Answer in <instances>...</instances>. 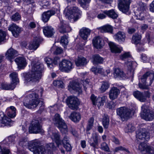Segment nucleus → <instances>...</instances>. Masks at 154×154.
Segmentation results:
<instances>
[{"mask_svg":"<svg viewBox=\"0 0 154 154\" xmlns=\"http://www.w3.org/2000/svg\"><path fill=\"white\" fill-rule=\"evenodd\" d=\"M48 134L52 140L55 142L57 146L60 148L62 153H64V150L60 149L62 146L67 151H70L71 150V145L69 143V139L67 136H65L63 140L61 141L60 139V135L57 131H48Z\"/></svg>","mask_w":154,"mask_h":154,"instance_id":"f257e3e1","label":"nucleus"},{"mask_svg":"<svg viewBox=\"0 0 154 154\" xmlns=\"http://www.w3.org/2000/svg\"><path fill=\"white\" fill-rule=\"evenodd\" d=\"M31 70L23 73L25 82H34L38 79V61H33L31 63Z\"/></svg>","mask_w":154,"mask_h":154,"instance_id":"f03ea898","label":"nucleus"},{"mask_svg":"<svg viewBox=\"0 0 154 154\" xmlns=\"http://www.w3.org/2000/svg\"><path fill=\"white\" fill-rule=\"evenodd\" d=\"M154 80V72L152 71L147 72L142 77H139V86L142 89H148Z\"/></svg>","mask_w":154,"mask_h":154,"instance_id":"7ed1b4c3","label":"nucleus"},{"mask_svg":"<svg viewBox=\"0 0 154 154\" xmlns=\"http://www.w3.org/2000/svg\"><path fill=\"white\" fill-rule=\"evenodd\" d=\"M81 11L76 7L67 6L65 9L64 14L66 18L71 21L72 20L75 21L80 17Z\"/></svg>","mask_w":154,"mask_h":154,"instance_id":"20e7f679","label":"nucleus"},{"mask_svg":"<svg viewBox=\"0 0 154 154\" xmlns=\"http://www.w3.org/2000/svg\"><path fill=\"white\" fill-rule=\"evenodd\" d=\"M38 95L35 92H32L28 95L24 99V106L29 109L36 107L38 104Z\"/></svg>","mask_w":154,"mask_h":154,"instance_id":"39448f33","label":"nucleus"},{"mask_svg":"<svg viewBox=\"0 0 154 154\" xmlns=\"http://www.w3.org/2000/svg\"><path fill=\"white\" fill-rule=\"evenodd\" d=\"M141 118L147 121H151L154 119V112L150 109L148 105L143 104L141 107L140 113Z\"/></svg>","mask_w":154,"mask_h":154,"instance_id":"423d86ee","label":"nucleus"},{"mask_svg":"<svg viewBox=\"0 0 154 154\" xmlns=\"http://www.w3.org/2000/svg\"><path fill=\"white\" fill-rule=\"evenodd\" d=\"M117 114L120 117L122 121L127 120L133 115L131 109L125 107H121L116 109Z\"/></svg>","mask_w":154,"mask_h":154,"instance_id":"0eeeda50","label":"nucleus"},{"mask_svg":"<svg viewBox=\"0 0 154 154\" xmlns=\"http://www.w3.org/2000/svg\"><path fill=\"white\" fill-rule=\"evenodd\" d=\"M53 122L54 125L57 127L62 133L66 134L67 132V126L64 120L60 118V115L58 114H55L53 119Z\"/></svg>","mask_w":154,"mask_h":154,"instance_id":"6e6552de","label":"nucleus"},{"mask_svg":"<svg viewBox=\"0 0 154 154\" xmlns=\"http://www.w3.org/2000/svg\"><path fill=\"white\" fill-rule=\"evenodd\" d=\"M107 98V97L105 96H103L101 97H99L97 98L93 94H92L91 96V99L93 105H97L99 108L104 105Z\"/></svg>","mask_w":154,"mask_h":154,"instance_id":"1a4fd4ad","label":"nucleus"},{"mask_svg":"<svg viewBox=\"0 0 154 154\" xmlns=\"http://www.w3.org/2000/svg\"><path fill=\"white\" fill-rule=\"evenodd\" d=\"M59 69L61 71L68 72L73 68L72 62L66 60H63L60 63L59 65Z\"/></svg>","mask_w":154,"mask_h":154,"instance_id":"9d476101","label":"nucleus"},{"mask_svg":"<svg viewBox=\"0 0 154 154\" xmlns=\"http://www.w3.org/2000/svg\"><path fill=\"white\" fill-rule=\"evenodd\" d=\"M134 96L140 101L142 102H145L147 98H149L151 96L150 93L148 91L141 92L138 91L133 92Z\"/></svg>","mask_w":154,"mask_h":154,"instance_id":"9b49d317","label":"nucleus"},{"mask_svg":"<svg viewBox=\"0 0 154 154\" xmlns=\"http://www.w3.org/2000/svg\"><path fill=\"white\" fill-rule=\"evenodd\" d=\"M141 38V35L138 34H135L132 37V42L136 45L137 50L138 51H144L145 50L143 47L144 43L140 42Z\"/></svg>","mask_w":154,"mask_h":154,"instance_id":"f8f14e48","label":"nucleus"},{"mask_svg":"<svg viewBox=\"0 0 154 154\" xmlns=\"http://www.w3.org/2000/svg\"><path fill=\"white\" fill-rule=\"evenodd\" d=\"M138 149L143 154H154V149L144 143H140Z\"/></svg>","mask_w":154,"mask_h":154,"instance_id":"ddd939ff","label":"nucleus"},{"mask_svg":"<svg viewBox=\"0 0 154 154\" xmlns=\"http://www.w3.org/2000/svg\"><path fill=\"white\" fill-rule=\"evenodd\" d=\"M66 103L69 107L73 110L77 109L79 104L77 97L73 96H70L68 97Z\"/></svg>","mask_w":154,"mask_h":154,"instance_id":"4468645a","label":"nucleus"},{"mask_svg":"<svg viewBox=\"0 0 154 154\" xmlns=\"http://www.w3.org/2000/svg\"><path fill=\"white\" fill-rule=\"evenodd\" d=\"M130 3V0H119V10L122 12L126 14L129 11Z\"/></svg>","mask_w":154,"mask_h":154,"instance_id":"2eb2a0df","label":"nucleus"},{"mask_svg":"<svg viewBox=\"0 0 154 154\" xmlns=\"http://www.w3.org/2000/svg\"><path fill=\"white\" fill-rule=\"evenodd\" d=\"M68 87V90L72 93L78 92L79 94L82 92L81 86H80L79 84L74 81H70Z\"/></svg>","mask_w":154,"mask_h":154,"instance_id":"dca6fc26","label":"nucleus"},{"mask_svg":"<svg viewBox=\"0 0 154 154\" xmlns=\"http://www.w3.org/2000/svg\"><path fill=\"white\" fill-rule=\"evenodd\" d=\"M137 66V63L134 61L128 60L125 63V66L127 68L128 74L129 75V76H133L135 69Z\"/></svg>","mask_w":154,"mask_h":154,"instance_id":"f3484780","label":"nucleus"},{"mask_svg":"<svg viewBox=\"0 0 154 154\" xmlns=\"http://www.w3.org/2000/svg\"><path fill=\"white\" fill-rule=\"evenodd\" d=\"M146 11L145 7L144 4L140 3L138 8L136 15H137L136 19L143 20L144 19Z\"/></svg>","mask_w":154,"mask_h":154,"instance_id":"a211bd4d","label":"nucleus"},{"mask_svg":"<svg viewBox=\"0 0 154 154\" xmlns=\"http://www.w3.org/2000/svg\"><path fill=\"white\" fill-rule=\"evenodd\" d=\"M137 139L145 140H147L149 138V135L147 130L145 128H140L136 132Z\"/></svg>","mask_w":154,"mask_h":154,"instance_id":"6ab92c4d","label":"nucleus"},{"mask_svg":"<svg viewBox=\"0 0 154 154\" xmlns=\"http://www.w3.org/2000/svg\"><path fill=\"white\" fill-rule=\"evenodd\" d=\"M28 148L34 154H38V140L35 139L28 143Z\"/></svg>","mask_w":154,"mask_h":154,"instance_id":"aec40b11","label":"nucleus"},{"mask_svg":"<svg viewBox=\"0 0 154 154\" xmlns=\"http://www.w3.org/2000/svg\"><path fill=\"white\" fill-rule=\"evenodd\" d=\"M45 62L46 63L48 67L50 69H53L56 65L60 62V58L57 57H55L53 60L49 57H46L44 59Z\"/></svg>","mask_w":154,"mask_h":154,"instance_id":"412c9836","label":"nucleus"},{"mask_svg":"<svg viewBox=\"0 0 154 154\" xmlns=\"http://www.w3.org/2000/svg\"><path fill=\"white\" fill-rule=\"evenodd\" d=\"M44 147V146H41L39 145V150H40V151H39V154H45V153L46 152L49 153V151L54 150L56 148L53 143H50L45 145V147H46V149L45 147L43 149Z\"/></svg>","mask_w":154,"mask_h":154,"instance_id":"4be33fe9","label":"nucleus"},{"mask_svg":"<svg viewBox=\"0 0 154 154\" xmlns=\"http://www.w3.org/2000/svg\"><path fill=\"white\" fill-rule=\"evenodd\" d=\"M29 131L31 133L37 134L38 132V120L33 119L29 127Z\"/></svg>","mask_w":154,"mask_h":154,"instance_id":"5701e85b","label":"nucleus"},{"mask_svg":"<svg viewBox=\"0 0 154 154\" xmlns=\"http://www.w3.org/2000/svg\"><path fill=\"white\" fill-rule=\"evenodd\" d=\"M58 29L61 33L67 32L71 30V27L68 24H66L65 21L60 22L58 26Z\"/></svg>","mask_w":154,"mask_h":154,"instance_id":"b1692460","label":"nucleus"},{"mask_svg":"<svg viewBox=\"0 0 154 154\" xmlns=\"http://www.w3.org/2000/svg\"><path fill=\"white\" fill-rule=\"evenodd\" d=\"M92 42L94 47L97 49L101 48L104 44L103 40L99 36L94 38Z\"/></svg>","mask_w":154,"mask_h":154,"instance_id":"393cba45","label":"nucleus"},{"mask_svg":"<svg viewBox=\"0 0 154 154\" xmlns=\"http://www.w3.org/2000/svg\"><path fill=\"white\" fill-rule=\"evenodd\" d=\"M17 55V52L12 48H10L8 49L5 53L6 58L11 62H12V60Z\"/></svg>","mask_w":154,"mask_h":154,"instance_id":"a878e982","label":"nucleus"},{"mask_svg":"<svg viewBox=\"0 0 154 154\" xmlns=\"http://www.w3.org/2000/svg\"><path fill=\"white\" fill-rule=\"evenodd\" d=\"M91 71L95 74L100 73L104 75H107L110 72V69L109 68L106 69L105 71L103 68L100 67L97 68L94 67H92L91 69Z\"/></svg>","mask_w":154,"mask_h":154,"instance_id":"bb28decb","label":"nucleus"},{"mask_svg":"<svg viewBox=\"0 0 154 154\" xmlns=\"http://www.w3.org/2000/svg\"><path fill=\"white\" fill-rule=\"evenodd\" d=\"M9 30L11 32L13 36L15 37H17L21 32V28L14 23L9 26Z\"/></svg>","mask_w":154,"mask_h":154,"instance_id":"cd10ccee","label":"nucleus"},{"mask_svg":"<svg viewBox=\"0 0 154 154\" xmlns=\"http://www.w3.org/2000/svg\"><path fill=\"white\" fill-rule=\"evenodd\" d=\"M111 52L112 53H120L122 50V48L116 45L114 43L112 42H109V43Z\"/></svg>","mask_w":154,"mask_h":154,"instance_id":"c85d7f7f","label":"nucleus"},{"mask_svg":"<svg viewBox=\"0 0 154 154\" xmlns=\"http://www.w3.org/2000/svg\"><path fill=\"white\" fill-rule=\"evenodd\" d=\"M119 93V90L117 88L113 87L109 91V98L111 100H114L117 98Z\"/></svg>","mask_w":154,"mask_h":154,"instance_id":"c756f323","label":"nucleus"},{"mask_svg":"<svg viewBox=\"0 0 154 154\" xmlns=\"http://www.w3.org/2000/svg\"><path fill=\"white\" fill-rule=\"evenodd\" d=\"M55 13V12L54 11H48L44 12L42 16V19L44 22H48L49 20L50 17L54 15Z\"/></svg>","mask_w":154,"mask_h":154,"instance_id":"7c9ffc66","label":"nucleus"},{"mask_svg":"<svg viewBox=\"0 0 154 154\" xmlns=\"http://www.w3.org/2000/svg\"><path fill=\"white\" fill-rule=\"evenodd\" d=\"M98 135L96 134H92V137L88 140L90 146L95 148L98 145Z\"/></svg>","mask_w":154,"mask_h":154,"instance_id":"2f4dec72","label":"nucleus"},{"mask_svg":"<svg viewBox=\"0 0 154 154\" xmlns=\"http://www.w3.org/2000/svg\"><path fill=\"white\" fill-rule=\"evenodd\" d=\"M91 30L89 29L83 27L80 31V34L81 37L84 40L87 39L88 36L90 35Z\"/></svg>","mask_w":154,"mask_h":154,"instance_id":"473e14b6","label":"nucleus"},{"mask_svg":"<svg viewBox=\"0 0 154 154\" xmlns=\"http://www.w3.org/2000/svg\"><path fill=\"white\" fill-rule=\"evenodd\" d=\"M0 123L2 124L1 127L5 126H11L13 124V122L11 119L8 117L7 116H5L3 118L2 117V119L0 121Z\"/></svg>","mask_w":154,"mask_h":154,"instance_id":"72a5a7b5","label":"nucleus"},{"mask_svg":"<svg viewBox=\"0 0 154 154\" xmlns=\"http://www.w3.org/2000/svg\"><path fill=\"white\" fill-rule=\"evenodd\" d=\"M113 37L119 43H122L124 41L126 36L124 32L119 31L114 35Z\"/></svg>","mask_w":154,"mask_h":154,"instance_id":"f704fd0d","label":"nucleus"},{"mask_svg":"<svg viewBox=\"0 0 154 154\" xmlns=\"http://www.w3.org/2000/svg\"><path fill=\"white\" fill-rule=\"evenodd\" d=\"M101 32H109L112 33L113 31V27L109 24H106L100 27L97 28Z\"/></svg>","mask_w":154,"mask_h":154,"instance_id":"c9c22d12","label":"nucleus"},{"mask_svg":"<svg viewBox=\"0 0 154 154\" xmlns=\"http://www.w3.org/2000/svg\"><path fill=\"white\" fill-rule=\"evenodd\" d=\"M43 32L46 37H51L54 33V29L51 26H47L43 29Z\"/></svg>","mask_w":154,"mask_h":154,"instance_id":"e433bc0d","label":"nucleus"},{"mask_svg":"<svg viewBox=\"0 0 154 154\" xmlns=\"http://www.w3.org/2000/svg\"><path fill=\"white\" fill-rule=\"evenodd\" d=\"M15 61L18 65V66L20 69L25 67L26 64L25 58L24 57H18L15 59Z\"/></svg>","mask_w":154,"mask_h":154,"instance_id":"4c0bfd02","label":"nucleus"},{"mask_svg":"<svg viewBox=\"0 0 154 154\" xmlns=\"http://www.w3.org/2000/svg\"><path fill=\"white\" fill-rule=\"evenodd\" d=\"M70 119L75 122H78L81 119V116L79 112H73L69 116Z\"/></svg>","mask_w":154,"mask_h":154,"instance_id":"58836bf2","label":"nucleus"},{"mask_svg":"<svg viewBox=\"0 0 154 154\" xmlns=\"http://www.w3.org/2000/svg\"><path fill=\"white\" fill-rule=\"evenodd\" d=\"M114 72L113 74L115 78L120 77L123 78L125 77V75L123 71L119 68H114Z\"/></svg>","mask_w":154,"mask_h":154,"instance_id":"ea45409f","label":"nucleus"},{"mask_svg":"<svg viewBox=\"0 0 154 154\" xmlns=\"http://www.w3.org/2000/svg\"><path fill=\"white\" fill-rule=\"evenodd\" d=\"M75 63L76 66H82L87 64L86 59L83 57H78L77 59L75 60Z\"/></svg>","mask_w":154,"mask_h":154,"instance_id":"a19ab883","label":"nucleus"},{"mask_svg":"<svg viewBox=\"0 0 154 154\" xmlns=\"http://www.w3.org/2000/svg\"><path fill=\"white\" fill-rule=\"evenodd\" d=\"M91 59L94 64L98 63H102L103 61V59L98 54L93 56Z\"/></svg>","mask_w":154,"mask_h":154,"instance_id":"79ce46f5","label":"nucleus"},{"mask_svg":"<svg viewBox=\"0 0 154 154\" xmlns=\"http://www.w3.org/2000/svg\"><path fill=\"white\" fill-rule=\"evenodd\" d=\"M8 112L7 115L9 117L12 118L15 117L16 116L15 108L13 106H11L9 108H7Z\"/></svg>","mask_w":154,"mask_h":154,"instance_id":"37998d69","label":"nucleus"},{"mask_svg":"<svg viewBox=\"0 0 154 154\" xmlns=\"http://www.w3.org/2000/svg\"><path fill=\"white\" fill-rule=\"evenodd\" d=\"M135 129V127L131 123L127 124L124 128V130L126 133L132 132Z\"/></svg>","mask_w":154,"mask_h":154,"instance_id":"c03bdc74","label":"nucleus"},{"mask_svg":"<svg viewBox=\"0 0 154 154\" xmlns=\"http://www.w3.org/2000/svg\"><path fill=\"white\" fill-rule=\"evenodd\" d=\"M15 84H14L12 82L11 84L3 83L2 84L1 87L2 89L5 90H13L15 88Z\"/></svg>","mask_w":154,"mask_h":154,"instance_id":"a18cd8bd","label":"nucleus"},{"mask_svg":"<svg viewBox=\"0 0 154 154\" xmlns=\"http://www.w3.org/2000/svg\"><path fill=\"white\" fill-rule=\"evenodd\" d=\"M106 12L107 16L113 19H116L118 17L117 13L113 9L106 10Z\"/></svg>","mask_w":154,"mask_h":154,"instance_id":"49530a36","label":"nucleus"},{"mask_svg":"<svg viewBox=\"0 0 154 154\" xmlns=\"http://www.w3.org/2000/svg\"><path fill=\"white\" fill-rule=\"evenodd\" d=\"M109 119L108 116L104 114L103 116L102 122L103 125L105 128H107L109 124Z\"/></svg>","mask_w":154,"mask_h":154,"instance_id":"de8ad7c7","label":"nucleus"},{"mask_svg":"<svg viewBox=\"0 0 154 154\" xmlns=\"http://www.w3.org/2000/svg\"><path fill=\"white\" fill-rule=\"evenodd\" d=\"M9 76L11 79V82L14 84H16V83L18 81V74L17 72H13L10 74Z\"/></svg>","mask_w":154,"mask_h":154,"instance_id":"09e8293b","label":"nucleus"},{"mask_svg":"<svg viewBox=\"0 0 154 154\" xmlns=\"http://www.w3.org/2000/svg\"><path fill=\"white\" fill-rule=\"evenodd\" d=\"M109 84L108 82H103L102 85L100 88V91L101 92L103 93L105 92L109 88Z\"/></svg>","mask_w":154,"mask_h":154,"instance_id":"8fccbe9b","label":"nucleus"},{"mask_svg":"<svg viewBox=\"0 0 154 154\" xmlns=\"http://www.w3.org/2000/svg\"><path fill=\"white\" fill-rule=\"evenodd\" d=\"M106 10H100L97 13V18L99 19H103L105 18L107 15Z\"/></svg>","mask_w":154,"mask_h":154,"instance_id":"3c124183","label":"nucleus"},{"mask_svg":"<svg viewBox=\"0 0 154 154\" xmlns=\"http://www.w3.org/2000/svg\"><path fill=\"white\" fill-rule=\"evenodd\" d=\"M53 85L55 87L61 88H63L64 87L63 82L60 80H54L53 82Z\"/></svg>","mask_w":154,"mask_h":154,"instance_id":"603ef678","label":"nucleus"},{"mask_svg":"<svg viewBox=\"0 0 154 154\" xmlns=\"http://www.w3.org/2000/svg\"><path fill=\"white\" fill-rule=\"evenodd\" d=\"M51 50L54 51V53L55 54H61L63 52V50L61 47H59L53 45L51 49Z\"/></svg>","mask_w":154,"mask_h":154,"instance_id":"864d4df0","label":"nucleus"},{"mask_svg":"<svg viewBox=\"0 0 154 154\" xmlns=\"http://www.w3.org/2000/svg\"><path fill=\"white\" fill-rule=\"evenodd\" d=\"M67 39L68 37L66 35L62 36L61 38L60 43L65 48L68 42Z\"/></svg>","mask_w":154,"mask_h":154,"instance_id":"5fc2aeb1","label":"nucleus"},{"mask_svg":"<svg viewBox=\"0 0 154 154\" xmlns=\"http://www.w3.org/2000/svg\"><path fill=\"white\" fill-rule=\"evenodd\" d=\"M38 44L37 42L33 41L32 43H30L29 44L28 47L29 50H35L38 48Z\"/></svg>","mask_w":154,"mask_h":154,"instance_id":"6e6d98bb","label":"nucleus"},{"mask_svg":"<svg viewBox=\"0 0 154 154\" xmlns=\"http://www.w3.org/2000/svg\"><path fill=\"white\" fill-rule=\"evenodd\" d=\"M94 118L91 117L88 121V124L87 127V130L88 131L91 129L93 125Z\"/></svg>","mask_w":154,"mask_h":154,"instance_id":"4d7b16f0","label":"nucleus"},{"mask_svg":"<svg viewBox=\"0 0 154 154\" xmlns=\"http://www.w3.org/2000/svg\"><path fill=\"white\" fill-rule=\"evenodd\" d=\"M28 143L27 139L25 138H21L19 142V145L22 147H24Z\"/></svg>","mask_w":154,"mask_h":154,"instance_id":"13d9d810","label":"nucleus"},{"mask_svg":"<svg viewBox=\"0 0 154 154\" xmlns=\"http://www.w3.org/2000/svg\"><path fill=\"white\" fill-rule=\"evenodd\" d=\"M11 18L13 21H17L20 19L21 16L19 13L16 12L11 16Z\"/></svg>","mask_w":154,"mask_h":154,"instance_id":"bf43d9fd","label":"nucleus"},{"mask_svg":"<svg viewBox=\"0 0 154 154\" xmlns=\"http://www.w3.org/2000/svg\"><path fill=\"white\" fill-rule=\"evenodd\" d=\"M119 151H124L127 152H129V151L127 149L122 146H120L116 147L114 150V152H118Z\"/></svg>","mask_w":154,"mask_h":154,"instance_id":"052dcab7","label":"nucleus"},{"mask_svg":"<svg viewBox=\"0 0 154 154\" xmlns=\"http://www.w3.org/2000/svg\"><path fill=\"white\" fill-rule=\"evenodd\" d=\"M44 72V65L42 63L39 64V78H41L43 75Z\"/></svg>","mask_w":154,"mask_h":154,"instance_id":"680f3d73","label":"nucleus"},{"mask_svg":"<svg viewBox=\"0 0 154 154\" xmlns=\"http://www.w3.org/2000/svg\"><path fill=\"white\" fill-rule=\"evenodd\" d=\"M101 149L106 152H109L110 151L108 145L105 142L101 143Z\"/></svg>","mask_w":154,"mask_h":154,"instance_id":"e2e57ef3","label":"nucleus"},{"mask_svg":"<svg viewBox=\"0 0 154 154\" xmlns=\"http://www.w3.org/2000/svg\"><path fill=\"white\" fill-rule=\"evenodd\" d=\"M131 57V55L130 52H125L124 54L121 55L120 56V59L122 60H125Z\"/></svg>","mask_w":154,"mask_h":154,"instance_id":"0e129e2a","label":"nucleus"},{"mask_svg":"<svg viewBox=\"0 0 154 154\" xmlns=\"http://www.w3.org/2000/svg\"><path fill=\"white\" fill-rule=\"evenodd\" d=\"M140 58L143 62H147L149 60V57L145 54H142L141 55Z\"/></svg>","mask_w":154,"mask_h":154,"instance_id":"69168bd1","label":"nucleus"},{"mask_svg":"<svg viewBox=\"0 0 154 154\" xmlns=\"http://www.w3.org/2000/svg\"><path fill=\"white\" fill-rule=\"evenodd\" d=\"M78 1L81 5L84 8L86 4L90 2L91 0H78Z\"/></svg>","mask_w":154,"mask_h":154,"instance_id":"338daca9","label":"nucleus"},{"mask_svg":"<svg viewBox=\"0 0 154 154\" xmlns=\"http://www.w3.org/2000/svg\"><path fill=\"white\" fill-rule=\"evenodd\" d=\"M15 137L14 136H11L8 137L7 138H6L5 140L8 143H13L14 144L15 141Z\"/></svg>","mask_w":154,"mask_h":154,"instance_id":"774afa93","label":"nucleus"}]
</instances>
